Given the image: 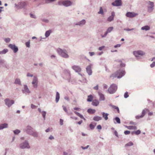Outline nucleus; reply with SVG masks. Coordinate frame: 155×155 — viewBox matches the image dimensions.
<instances>
[{"label": "nucleus", "instance_id": "774afa93", "mask_svg": "<svg viewBox=\"0 0 155 155\" xmlns=\"http://www.w3.org/2000/svg\"><path fill=\"white\" fill-rule=\"evenodd\" d=\"M114 134L117 137H118V133H117V132L116 130H115L114 131Z\"/></svg>", "mask_w": 155, "mask_h": 155}, {"label": "nucleus", "instance_id": "49530a36", "mask_svg": "<svg viewBox=\"0 0 155 155\" xmlns=\"http://www.w3.org/2000/svg\"><path fill=\"white\" fill-rule=\"evenodd\" d=\"M89 127L91 130H93L94 128V126L92 124H91L89 125Z\"/></svg>", "mask_w": 155, "mask_h": 155}, {"label": "nucleus", "instance_id": "3c124183", "mask_svg": "<svg viewBox=\"0 0 155 155\" xmlns=\"http://www.w3.org/2000/svg\"><path fill=\"white\" fill-rule=\"evenodd\" d=\"M5 41L7 43L9 42L10 41V39L9 38H6L5 39Z\"/></svg>", "mask_w": 155, "mask_h": 155}, {"label": "nucleus", "instance_id": "680f3d73", "mask_svg": "<svg viewBox=\"0 0 155 155\" xmlns=\"http://www.w3.org/2000/svg\"><path fill=\"white\" fill-rule=\"evenodd\" d=\"M27 77H32L33 76V75L32 74H31L29 73H28L27 75Z\"/></svg>", "mask_w": 155, "mask_h": 155}, {"label": "nucleus", "instance_id": "603ef678", "mask_svg": "<svg viewBox=\"0 0 155 155\" xmlns=\"http://www.w3.org/2000/svg\"><path fill=\"white\" fill-rule=\"evenodd\" d=\"M60 124L61 125H62L63 124V120L60 119Z\"/></svg>", "mask_w": 155, "mask_h": 155}, {"label": "nucleus", "instance_id": "72a5a7b5", "mask_svg": "<svg viewBox=\"0 0 155 155\" xmlns=\"http://www.w3.org/2000/svg\"><path fill=\"white\" fill-rule=\"evenodd\" d=\"M98 14H101V15H104V12L102 9V7H100V10L98 12Z\"/></svg>", "mask_w": 155, "mask_h": 155}, {"label": "nucleus", "instance_id": "e2e57ef3", "mask_svg": "<svg viewBox=\"0 0 155 155\" xmlns=\"http://www.w3.org/2000/svg\"><path fill=\"white\" fill-rule=\"evenodd\" d=\"M63 155H70L67 152L65 151L63 152Z\"/></svg>", "mask_w": 155, "mask_h": 155}, {"label": "nucleus", "instance_id": "a18cd8bd", "mask_svg": "<svg viewBox=\"0 0 155 155\" xmlns=\"http://www.w3.org/2000/svg\"><path fill=\"white\" fill-rule=\"evenodd\" d=\"M135 134L137 135H138L140 134L141 133V131L140 130H138L137 131H135Z\"/></svg>", "mask_w": 155, "mask_h": 155}, {"label": "nucleus", "instance_id": "f8f14e48", "mask_svg": "<svg viewBox=\"0 0 155 155\" xmlns=\"http://www.w3.org/2000/svg\"><path fill=\"white\" fill-rule=\"evenodd\" d=\"M92 64H90L86 68V72L89 75H91L92 74V70L91 68Z\"/></svg>", "mask_w": 155, "mask_h": 155}, {"label": "nucleus", "instance_id": "dca6fc26", "mask_svg": "<svg viewBox=\"0 0 155 155\" xmlns=\"http://www.w3.org/2000/svg\"><path fill=\"white\" fill-rule=\"evenodd\" d=\"M86 23V21L84 19H83L81 21L77 22L75 24L76 25H79L81 27L84 25Z\"/></svg>", "mask_w": 155, "mask_h": 155}, {"label": "nucleus", "instance_id": "2eb2a0df", "mask_svg": "<svg viewBox=\"0 0 155 155\" xmlns=\"http://www.w3.org/2000/svg\"><path fill=\"white\" fill-rule=\"evenodd\" d=\"M72 68L76 72H80L81 70V68L79 66H73L72 67Z\"/></svg>", "mask_w": 155, "mask_h": 155}, {"label": "nucleus", "instance_id": "a19ab883", "mask_svg": "<svg viewBox=\"0 0 155 155\" xmlns=\"http://www.w3.org/2000/svg\"><path fill=\"white\" fill-rule=\"evenodd\" d=\"M25 45L27 47L29 48L30 47V40L27 42L25 43Z\"/></svg>", "mask_w": 155, "mask_h": 155}, {"label": "nucleus", "instance_id": "f704fd0d", "mask_svg": "<svg viewBox=\"0 0 155 155\" xmlns=\"http://www.w3.org/2000/svg\"><path fill=\"white\" fill-rule=\"evenodd\" d=\"M153 7L148 6V11L149 12H151L153 9Z\"/></svg>", "mask_w": 155, "mask_h": 155}, {"label": "nucleus", "instance_id": "58836bf2", "mask_svg": "<svg viewBox=\"0 0 155 155\" xmlns=\"http://www.w3.org/2000/svg\"><path fill=\"white\" fill-rule=\"evenodd\" d=\"M133 145V143L132 142H130L128 143H127L125 145V146H132Z\"/></svg>", "mask_w": 155, "mask_h": 155}, {"label": "nucleus", "instance_id": "473e14b6", "mask_svg": "<svg viewBox=\"0 0 155 155\" xmlns=\"http://www.w3.org/2000/svg\"><path fill=\"white\" fill-rule=\"evenodd\" d=\"M110 106H111L113 108L115 109H116L118 113H119L120 111H119V109L118 107H117L115 106L112 105L111 104H110Z\"/></svg>", "mask_w": 155, "mask_h": 155}, {"label": "nucleus", "instance_id": "f257e3e1", "mask_svg": "<svg viewBox=\"0 0 155 155\" xmlns=\"http://www.w3.org/2000/svg\"><path fill=\"white\" fill-rule=\"evenodd\" d=\"M26 133L34 137H38V132L33 130V128L31 126L28 125L27 126L26 129H25Z\"/></svg>", "mask_w": 155, "mask_h": 155}, {"label": "nucleus", "instance_id": "2f4dec72", "mask_svg": "<svg viewBox=\"0 0 155 155\" xmlns=\"http://www.w3.org/2000/svg\"><path fill=\"white\" fill-rule=\"evenodd\" d=\"M93 97L92 95H90L88 96L87 101L89 102H91L93 100Z\"/></svg>", "mask_w": 155, "mask_h": 155}, {"label": "nucleus", "instance_id": "0eeeda50", "mask_svg": "<svg viewBox=\"0 0 155 155\" xmlns=\"http://www.w3.org/2000/svg\"><path fill=\"white\" fill-rule=\"evenodd\" d=\"M8 47L12 50L14 53H16L18 51V47L15 45L10 44L8 45Z\"/></svg>", "mask_w": 155, "mask_h": 155}, {"label": "nucleus", "instance_id": "5fc2aeb1", "mask_svg": "<svg viewBox=\"0 0 155 155\" xmlns=\"http://www.w3.org/2000/svg\"><path fill=\"white\" fill-rule=\"evenodd\" d=\"M30 17L31 18H36V17L35 15H34L32 14H30Z\"/></svg>", "mask_w": 155, "mask_h": 155}, {"label": "nucleus", "instance_id": "20e7f679", "mask_svg": "<svg viewBox=\"0 0 155 155\" xmlns=\"http://www.w3.org/2000/svg\"><path fill=\"white\" fill-rule=\"evenodd\" d=\"M117 87L115 84H112L108 88V91L110 94H113L115 93L117 90Z\"/></svg>", "mask_w": 155, "mask_h": 155}, {"label": "nucleus", "instance_id": "8fccbe9b", "mask_svg": "<svg viewBox=\"0 0 155 155\" xmlns=\"http://www.w3.org/2000/svg\"><path fill=\"white\" fill-rule=\"evenodd\" d=\"M130 133V131L129 130H126L124 131V134L125 135H127L129 134Z\"/></svg>", "mask_w": 155, "mask_h": 155}, {"label": "nucleus", "instance_id": "4d7b16f0", "mask_svg": "<svg viewBox=\"0 0 155 155\" xmlns=\"http://www.w3.org/2000/svg\"><path fill=\"white\" fill-rule=\"evenodd\" d=\"M89 147V145H87V146L85 147H84L83 146H81V148L84 150H85L86 149H87Z\"/></svg>", "mask_w": 155, "mask_h": 155}, {"label": "nucleus", "instance_id": "393cba45", "mask_svg": "<svg viewBox=\"0 0 155 155\" xmlns=\"http://www.w3.org/2000/svg\"><path fill=\"white\" fill-rule=\"evenodd\" d=\"M147 111H149V110L147 109H143L141 115V117H143L147 113Z\"/></svg>", "mask_w": 155, "mask_h": 155}, {"label": "nucleus", "instance_id": "aec40b11", "mask_svg": "<svg viewBox=\"0 0 155 155\" xmlns=\"http://www.w3.org/2000/svg\"><path fill=\"white\" fill-rule=\"evenodd\" d=\"M98 94L100 96L99 100L100 101H104L105 100L104 95L100 92H98Z\"/></svg>", "mask_w": 155, "mask_h": 155}, {"label": "nucleus", "instance_id": "0e129e2a", "mask_svg": "<svg viewBox=\"0 0 155 155\" xmlns=\"http://www.w3.org/2000/svg\"><path fill=\"white\" fill-rule=\"evenodd\" d=\"M94 89L96 90H98V86L97 85L96 86L94 87Z\"/></svg>", "mask_w": 155, "mask_h": 155}, {"label": "nucleus", "instance_id": "37998d69", "mask_svg": "<svg viewBox=\"0 0 155 155\" xmlns=\"http://www.w3.org/2000/svg\"><path fill=\"white\" fill-rule=\"evenodd\" d=\"M41 20L42 21L46 23H48L49 22L48 20L45 18H41Z\"/></svg>", "mask_w": 155, "mask_h": 155}, {"label": "nucleus", "instance_id": "c03bdc74", "mask_svg": "<svg viewBox=\"0 0 155 155\" xmlns=\"http://www.w3.org/2000/svg\"><path fill=\"white\" fill-rule=\"evenodd\" d=\"M133 54H134L135 56L136 57H137L139 56V55H138V53L137 51H134L133 52Z\"/></svg>", "mask_w": 155, "mask_h": 155}, {"label": "nucleus", "instance_id": "c9c22d12", "mask_svg": "<svg viewBox=\"0 0 155 155\" xmlns=\"http://www.w3.org/2000/svg\"><path fill=\"white\" fill-rule=\"evenodd\" d=\"M21 131L18 129H16L13 131V132L15 134H18L20 133Z\"/></svg>", "mask_w": 155, "mask_h": 155}, {"label": "nucleus", "instance_id": "7c9ffc66", "mask_svg": "<svg viewBox=\"0 0 155 155\" xmlns=\"http://www.w3.org/2000/svg\"><path fill=\"white\" fill-rule=\"evenodd\" d=\"M8 50L7 49H4L2 51H0V54H5L6 53Z\"/></svg>", "mask_w": 155, "mask_h": 155}, {"label": "nucleus", "instance_id": "f03ea898", "mask_svg": "<svg viewBox=\"0 0 155 155\" xmlns=\"http://www.w3.org/2000/svg\"><path fill=\"white\" fill-rule=\"evenodd\" d=\"M57 51L59 54L61 56L65 58H67L69 57L67 51L66 50L62 49L59 48H58Z\"/></svg>", "mask_w": 155, "mask_h": 155}, {"label": "nucleus", "instance_id": "cd10ccee", "mask_svg": "<svg viewBox=\"0 0 155 155\" xmlns=\"http://www.w3.org/2000/svg\"><path fill=\"white\" fill-rule=\"evenodd\" d=\"M14 84H18L19 85H21V82L19 78H16L15 80Z\"/></svg>", "mask_w": 155, "mask_h": 155}, {"label": "nucleus", "instance_id": "69168bd1", "mask_svg": "<svg viewBox=\"0 0 155 155\" xmlns=\"http://www.w3.org/2000/svg\"><path fill=\"white\" fill-rule=\"evenodd\" d=\"M48 138L50 140H52L54 139V137L51 135L49 136Z\"/></svg>", "mask_w": 155, "mask_h": 155}, {"label": "nucleus", "instance_id": "bb28decb", "mask_svg": "<svg viewBox=\"0 0 155 155\" xmlns=\"http://www.w3.org/2000/svg\"><path fill=\"white\" fill-rule=\"evenodd\" d=\"M126 127L127 129L129 130H137V127L135 126H126Z\"/></svg>", "mask_w": 155, "mask_h": 155}, {"label": "nucleus", "instance_id": "de8ad7c7", "mask_svg": "<svg viewBox=\"0 0 155 155\" xmlns=\"http://www.w3.org/2000/svg\"><path fill=\"white\" fill-rule=\"evenodd\" d=\"M124 97L125 98H127L129 97L128 93L127 92H126L124 95Z\"/></svg>", "mask_w": 155, "mask_h": 155}, {"label": "nucleus", "instance_id": "c756f323", "mask_svg": "<svg viewBox=\"0 0 155 155\" xmlns=\"http://www.w3.org/2000/svg\"><path fill=\"white\" fill-rule=\"evenodd\" d=\"M150 29V27L148 25H146L142 27L141 28V29L142 30H144L145 31H147L149 30Z\"/></svg>", "mask_w": 155, "mask_h": 155}, {"label": "nucleus", "instance_id": "9d476101", "mask_svg": "<svg viewBox=\"0 0 155 155\" xmlns=\"http://www.w3.org/2000/svg\"><path fill=\"white\" fill-rule=\"evenodd\" d=\"M62 4L65 7H68L72 5V2L69 0H64L62 2Z\"/></svg>", "mask_w": 155, "mask_h": 155}, {"label": "nucleus", "instance_id": "412c9836", "mask_svg": "<svg viewBox=\"0 0 155 155\" xmlns=\"http://www.w3.org/2000/svg\"><path fill=\"white\" fill-rule=\"evenodd\" d=\"M8 124L6 123H4L1 124L0 125V130L3 129L4 128H7L8 127Z\"/></svg>", "mask_w": 155, "mask_h": 155}, {"label": "nucleus", "instance_id": "13d9d810", "mask_svg": "<svg viewBox=\"0 0 155 155\" xmlns=\"http://www.w3.org/2000/svg\"><path fill=\"white\" fill-rule=\"evenodd\" d=\"M102 128V127L101 125H98L97 126V129L98 130H101Z\"/></svg>", "mask_w": 155, "mask_h": 155}, {"label": "nucleus", "instance_id": "a878e982", "mask_svg": "<svg viewBox=\"0 0 155 155\" xmlns=\"http://www.w3.org/2000/svg\"><path fill=\"white\" fill-rule=\"evenodd\" d=\"M60 98V94L58 92H57L56 93L55 101L56 103H58Z\"/></svg>", "mask_w": 155, "mask_h": 155}, {"label": "nucleus", "instance_id": "7ed1b4c3", "mask_svg": "<svg viewBox=\"0 0 155 155\" xmlns=\"http://www.w3.org/2000/svg\"><path fill=\"white\" fill-rule=\"evenodd\" d=\"M125 74V72L124 71L119 70L117 71L116 73L112 74V76L114 78L117 77L118 78H120Z\"/></svg>", "mask_w": 155, "mask_h": 155}, {"label": "nucleus", "instance_id": "4be33fe9", "mask_svg": "<svg viewBox=\"0 0 155 155\" xmlns=\"http://www.w3.org/2000/svg\"><path fill=\"white\" fill-rule=\"evenodd\" d=\"M103 117L104 118L105 120H107L108 119V116L109 114L108 113H106L104 112L102 113Z\"/></svg>", "mask_w": 155, "mask_h": 155}, {"label": "nucleus", "instance_id": "f3484780", "mask_svg": "<svg viewBox=\"0 0 155 155\" xmlns=\"http://www.w3.org/2000/svg\"><path fill=\"white\" fill-rule=\"evenodd\" d=\"M137 15V14L136 13L132 12H128L126 13V16L128 17L131 18L135 17Z\"/></svg>", "mask_w": 155, "mask_h": 155}, {"label": "nucleus", "instance_id": "338daca9", "mask_svg": "<svg viewBox=\"0 0 155 155\" xmlns=\"http://www.w3.org/2000/svg\"><path fill=\"white\" fill-rule=\"evenodd\" d=\"M89 54L91 56H92L95 54L94 52H89Z\"/></svg>", "mask_w": 155, "mask_h": 155}, {"label": "nucleus", "instance_id": "09e8293b", "mask_svg": "<svg viewBox=\"0 0 155 155\" xmlns=\"http://www.w3.org/2000/svg\"><path fill=\"white\" fill-rule=\"evenodd\" d=\"M31 108L32 109H35L37 107V106L32 104H31Z\"/></svg>", "mask_w": 155, "mask_h": 155}, {"label": "nucleus", "instance_id": "a211bd4d", "mask_svg": "<svg viewBox=\"0 0 155 155\" xmlns=\"http://www.w3.org/2000/svg\"><path fill=\"white\" fill-rule=\"evenodd\" d=\"M113 120L114 123L115 124H116L117 123L119 124L120 123V119L118 117H116L114 118L113 119Z\"/></svg>", "mask_w": 155, "mask_h": 155}, {"label": "nucleus", "instance_id": "4468645a", "mask_svg": "<svg viewBox=\"0 0 155 155\" xmlns=\"http://www.w3.org/2000/svg\"><path fill=\"white\" fill-rule=\"evenodd\" d=\"M113 28H114L113 27H110L108 28L105 33L104 34V35H101L102 37L104 38L106 37L107 34L110 32L113 29Z\"/></svg>", "mask_w": 155, "mask_h": 155}, {"label": "nucleus", "instance_id": "ddd939ff", "mask_svg": "<svg viewBox=\"0 0 155 155\" xmlns=\"http://www.w3.org/2000/svg\"><path fill=\"white\" fill-rule=\"evenodd\" d=\"M26 4L25 2H22L18 3L17 7L19 9L24 8L26 6Z\"/></svg>", "mask_w": 155, "mask_h": 155}, {"label": "nucleus", "instance_id": "79ce46f5", "mask_svg": "<svg viewBox=\"0 0 155 155\" xmlns=\"http://www.w3.org/2000/svg\"><path fill=\"white\" fill-rule=\"evenodd\" d=\"M148 3L150 5V6H149V7H153L154 3L153 2H150V1H149Z\"/></svg>", "mask_w": 155, "mask_h": 155}, {"label": "nucleus", "instance_id": "c85d7f7f", "mask_svg": "<svg viewBox=\"0 0 155 155\" xmlns=\"http://www.w3.org/2000/svg\"><path fill=\"white\" fill-rule=\"evenodd\" d=\"M51 32V31L50 30H49L46 31L45 34V35L46 37H48L50 35Z\"/></svg>", "mask_w": 155, "mask_h": 155}, {"label": "nucleus", "instance_id": "b1692460", "mask_svg": "<svg viewBox=\"0 0 155 155\" xmlns=\"http://www.w3.org/2000/svg\"><path fill=\"white\" fill-rule=\"evenodd\" d=\"M102 119V117H101L96 116L94 117L93 120L94 121H98L100 120H101Z\"/></svg>", "mask_w": 155, "mask_h": 155}, {"label": "nucleus", "instance_id": "1a4fd4ad", "mask_svg": "<svg viewBox=\"0 0 155 155\" xmlns=\"http://www.w3.org/2000/svg\"><path fill=\"white\" fill-rule=\"evenodd\" d=\"M38 82V78L34 76L32 82V84H33V87L34 88H36L37 87Z\"/></svg>", "mask_w": 155, "mask_h": 155}, {"label": "nucleus", "instance_id": "423d86ee", "mask_svg": "<svg viewBox=\"0 0 155 155\" xmlns=\"http://www.w3.org/2000/svg\"><path fill=\"white\" fill-rule=\"evenodd\" d=\"M4 102L5 104L9 108L11 106L15 103V101L13 100H10L8 98L5 99Z\"/></svg>", "mask_w": 155, "mask_h": 155}, {"label": "nucleus", "instance_id": "6ab92c4d", "mask_svg": "<svg viewBox=\"0 0 155 155\" xmlns=\"http://www.w3.org/2000/svg\"><path fill=\"white\" fill-rule=\"evenodd\" d=\"M99 101L98 100H94L92 102V104L93 106H97L99 104Z\"/></svg>", "mask_w": 155, "mask_h": 155}, {"label": "nucleus", "instance_id": "bf43d9fd", "mask_svg": "<svg viewBox=\"0 0 155 155\" xmlns=\"http://www.w3.org/2000/svg\"><path fill=\"white\" fill-rule=\"evenodd\" d=\"M130 124H133V125H136L137 124L136 123L133 122L132 121H130Z\"/></svg>", "mask_w": 155, "mask_h": 155}, {"label": "nucleus", "instance_id": "5701e85b", "mask_svg": "<svg viewBox=\"0 0 155 155\" xmlns=\"http://www.w3.org/2000/svg\"><path fill=\"white\" fill-rule=\"evenodd\" d=\"M96 111V110L95 109H92L91 108H89L87 110V112L88 113L90 114H94Z\"/></svg>", "mask_w": 155, "mask_h": 155}, {"label": "nucleus", "instance_id": "6e6552de", "mask_svg": "<svg viewBox=\"0 0 155 155\" xmlns=\"http://www.w3.org/2000/svg\"><path fill=\"white\" fill-rule=\"evenodd\" d=\"M111 4L115 6H120L122 5V1L121 0H115L114 2L112 3Z\"/></svg>", "mask_w": 155, "mask_h": 155}, {"label": "nucleus", "instance_id": "864d4df0", "mask_svg": "<svg viewBox=\"0 0 155 155\" xmlns=\"http://www.w3.org/2000/svg\"><path fill=\"white\" fill-rule=\"evenodd\" d=\"M63 110L66 113H67L68 110L66 109V107L64 105L62 106Z\"/></svg>", "mask_w": 155, "mask_h": 155}, {"label": "nucleus", "instance_id": "6e6d98bb", "mask_svg": "<svg viewBox=\"0 0 155 155\" xmlns=\"http://www.w3.org/2000/svg\"><path fill=\"white\" fill-rule=\"evenodd\" d=\"M155 66V62H153L152 64L150 65L151 68H153Z\"/></svg>", "mask_w": 155, "mask_h": 155}, {"label": "nucleus", "instance_id": "ea45409f", "mask_svg": "<svg viewBox=\"0 0 155 155\" xmlns=\"http://www.w3.org/2000/svg\"><path fill=\"white\" fill-rule=\"evenodd\" d=\"M114 18L113 17L110 16L107 18V21H111L113 20Z\"/></svg>", "mask_w": 155, "mask_h": 155}, {"label": "nucleus", "instance_id": "39448f33", "mask_svg": "<svg viewBox=\"0 0 155 155\" xmlns=\"http://www.w3.org/2000/svg\"><path fill=\"white\" fill-rule=\"evenodd\" d=\"M19 147L21 149H29L30 148V146L27 140H25L24 142L20 143Z\"/></svg>", "mask_w": 155, "mask_h": 155}, {"label": "nucleus", "instance_id": "4c0bfd02", "mask_svg": "<svg viewBox=\"0 0 155 155\" xmlns=\"http://www.w3.org/2000/svg\"><path fill=\"white\" fill-rule=\"evenodd\" d=\"M42 115L43 116V117L44 119V120H45V116L46 114V111H42Z\"/></svg>", "mask_w": 155, "mask_h": 155}, {"label": "nucleus", "instance_id": "9b49d317", "mask_svg": "<svg viewBox=\"0 0 155 155\" xmlns=\"http://www.w3.org/2000/svg\"><path fill=\"white\" fill-rule=\"evenodd\" d=\"M22 92L26 94L30 93L31 92L26 85H24L23 89L22 90Z\"/></svg>", "mask_w": 155, "mask_h": 155}, {"label": "nucleus", "instance_id": "e433bc0d", "mask_svg": "<svg viewBox=\"0 0 155 155\" xmlns=\"http://www.w3.org/2000/svg\"><path fill=\"white\" fill-rule=\"evenodd\" d=\"M137 51L139 55H140L142 56L145 54L142 51Z\"/></svg>", "mask_w": 155, "mask_h": 155}, {"label": "nucleus", "instance_id": "052dcab7", "mask_svg": "<svg viewBox=\"0 0 155 155\" xmlns=\"http://www.w3.org/2000/svg\"><path fill=\"white\" fill-rule=\"evenodd\" d=\"M104 46L100 47H99L98 49L99 51H101L104 48Z\"/></svg>", "mask_w": 155, "mask_h": 155}]
</instances>
